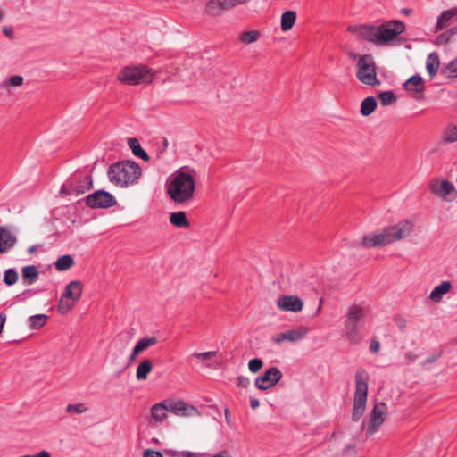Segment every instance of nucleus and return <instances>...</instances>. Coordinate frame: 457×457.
Here are the masks:
<instances>
[{
  "label": "nucleus",
  "instance_id": "nucleus-39",
  "mask_svg": "<svg viewBox=\"0 0 457 457\" xmlns=\"http://www.w3.org/2000/svg\"><path fill=\"white\" fill-rule=\"evenodd\" d=\"M445 73L447 77H457V57L448 63Z\"/></svg>",
  "mask_w": 457,
  "mask_h": 457
},
{
  "label": "nucleus",
  "instance_id": "nucleus-27",
  "mask_svg": "<svg viewBox=\"0 0 457 457\" xmlns=\"http://www.w3.org/2000/svg\"><path fill=\"white\" fill-rule=\"evenodd\" d=\"M440 142L444 145L457 142V126L449 125L442 132Z\"/></svg>",
  "mask_w": 457,
  "mask_h": 457
},
{
  "label": "nucleus",
  "instance_id": "nucleus-59",
  "mask_svg": "<svg viewBox=\"0 0 457 457\" xmlns=\"http://www.w3.org/2000/svg\"><path fill=\"white\" fill-rule=\"evenodd\" d=\"M406 357H407L408 359H410L411 361H414V360H415V358H416V356H415V355H413L411 353H406Z\"/></svg>",
  "mask_w": 457,
  "mask_h": 457
},
{
  "label": "nucleus",
  "instance_id": "nucleus-58",
  "mask_svg": "<svg viewBox=\"0 0 457 457\" xmlns=\"http://www.w3.org/2000/svg\"><path fill=\"white\" fill-rule=\"evenodd\" d=\"M224 414H225V420H226L227 423H229L231 414H230V411H229V410L228 408L225 409Z\"/></svg>",
  "mask_w": 457,
  "mask_h": 457
},
{
  "label": "nucleus",
  "instance_id": "nucleus-8",
  "mask_svg": "<svg viewBox=\"0 0 457 457\" xmlns=\"http://www.w3.org/2000/svg\"><path fill=\"white\" fill-rule=\"evenodd\" d=\"M154 75L145 66L125 67L118 74V79L126 85L150 83Z\"/></svg>",
  "mask_w": 457,
  "mask_h": 457
},
{
  "label": "nucleus",
  "instance_id": "nucleus-30",
  "mask_svg": "<svg viewBox=\"0 0 457 457\" xmlns=\"http://www.w3.org/2000/svg\"><path fill=\"white\" fill-rule=\"evenodd\" d=\"M128 145L136 156L143 159L144 161H148L150 159L148 154L141 147L139 141L137 138H129Z\"/></svg>",
  "mask_w": 457,
  "mask_h": 457
},
{
  "label": "nucleus",
  "instance_id": "nucleus-1",
  "mask_svg": "<svg viewBox=\"0 0 457 457\" xmlns=\"http://www.w3.org/2000/svg\"><path fill=\"white\" fill-rule=\"evenodd\" d=\"M187 167L178 170L167 184V193L170 198L179 204L191 200L195 188V178L187 172Z\"/></svg>",
  "mask_w": 457,
  "mask_h": 457
},
{
  "label": "nucleus",
  "instance_id": "nucleus-31",
  "mask_svg": "<svg viewBox=\"0 0 457 457\" xmlns=\"http://www.w3.org/2000/svg\"><path fill=\"white\" fill-rule=\"evenodd\" d=\"M74 265V260L71 255L65 254L59 257L54 262L55 269L59 271H64Z\"/></svg>",
  "mask_w": 457,
  "mask_h": 457
},
{
  "label": "nucleus",
  "instance_id": "nucleus-17",
  "mask_svg": "<svg viewBox=\"0 0 457 457\" xmlns=\"http://www.w3.org/2000/svg\"><path fill=\"white\" fill-rule=\"evenodd\" d=\"M165 403L168 408V411L173 412L177 415L188 416L190 415L189 411H195L194 406L189 405L183 401L165 400Z\"/></svg>",
  "mask_w": 457,
  "mask_h": 457
},
{
  "label": "nucleus",
  "instance_id": "nucleus-29",
  "mask_svg": "<svg viewBox=\"0 0 457 457\" xmlns=\"http://www.w3.org/2000/svg\"><path fill=\"white\" fill-rule=\"evenodd\" d=\"M296 21V13L294 11H287L281 16V29L283 31L290 30Z\"/></svg>",
  "mask_w": 457,
  "mask_h": 457
},
{
  "label": "nucleus",
  "instance_id": "nucleus-23",
  "mask_svg": "<svg viewBox=\"0 0 457 457\" xmlns=\"http://www.w3.org/2000/svg\"><path fill=\"white\" fill-rule=\"evenodd\" d=\"M347 31L357 35L359 37L371 42V25H349Z\"/></svg>",
  "mask_w": 457,
  "mask_h": 457
},
{
  "label": "nucleus",
  "instance_id": "nucleus-28",
  "mask_svg": "<svg viewBox=\"0 0 457 457\" xmlns=\"http://www.w3.org/2000/svg\"><path fill=\"white\" fill-rule=\"evenodd\" d=\"M170 222L176 228H188L190 222L184 212H176L170 214Z\"/></svg>",
  "mask_w": 457,
  "mask_h": 457
},
{
  "label": "nucleus",
  "instance_id": "nucleus-32",
  "mask_svg": "<svg viewBox=\"0 0 457 457\" xmlns=\"http://www.w3.org/2000/svg\"><path fill=\"white\" fill-rule=\"evenodd\" d=\"M48 316L46 314H37L29 317V326L31 329H40L47 321Z\"/></svg>",
  "mask_w": 457,
  "mask_h": 457
},
{
  "label": "nucleus",
  "instance_id": "nucleus-37",
  "mask_svg": "<svg viewBox=\"0 0 457 457\" xmlns=\"http://www.w3.org/2000/svg\"><path fill=\"white\" fill-rule=\"evenodd\" d=\"M87 411V406L83 403H79L77 404H68L66 407V411L68 413H83Z\"/></svg>",
  "mask_w": 457,
  "mask_h": 457
},
{
  "label": "nucleus",
  "instance_id": "nucleus-50",
  "mask_svg": "<svg viewBox=\"0 0 457 457\" xmlns=\"http://www.w3.org/2000/svg\"><path fill=\"white\" fill-rule=\"evenodd\" d=\"M361 245L370 247L371 245V237L370 235L365 236L361 241Z\"/></svg>",
  "mask_w": 457,
  "mask_h": 457
},
{
  "label": "nucleus",
  "instance_id": "nucleus-22",
  "mask_svg": "<svg viewBox=\"0 0 457 457\" xmlns=\"http://www.w3.org/2000/svg\"><path fill=\"white\" fill-rule=\"evenodd\" d=\"M457 15V8L444 11L437 18L435 31L438 32L446 28L452 19Z\"/></svg>",
  "mask_w": 457,
  "mask_h": 457
},
{
  "label": "nucleus",
  "instance_id": "nucleus-47",
  "mask_svg": "<svg viewBox=\"0 0 457 457\" xmlns=\"http://www.w3.org/2000/svg\"><path fill=\"white\" fill-rule=\"evenodd\" d=\"M140 353H142V352L140 350H138L136 346H134L132 353L129 356V361L130 362L134 361Z\"/></svg>",
  "mask_w": 457,
  "mask_h": 457
},
{
  "label": "nucleus",
  "instance_id": "nucleus-26",
  "mask_svg": "<svg viewBox=\"0 0 457 457\" xmlns=\"http://www.w3.org/2000/svg\"><path fill=\"white\" fill-rule=\"evenodd\" d=\"M439 68V56L436 53L429 54L426 60V70L429 77L432 79L437 73Z\"/></svg>",
  "mask_w": 457,
  "mask_h": 457
},
{
  "label": "nucleus",
  "instance_id": "nucleus-6",
  "mask_svg": "<svg viewBox=\"0 0 457 457\" xmlns=\"http://www.w3.org/2000/svg\"><path fill=\"white\" fill-rule=\"evenodd\" d=\"M93 187L91 175H84L81 171L74 172L60 189L61 195H79Z\"/></svg>",
  "mask_w": 457,
  "mask_h": 457
},
{
  "label": "nucleus",
  "instance_id": "nucleus-24",
  "mask_svg": "<svg viewBox=\"0 0 457 457\" xmlns=\"http://www.w3.org/2000/svg\"><path fill=\"white\" fill-rule=\"evenodd\" d=\"M150 411L152 420L155 422H162L167 418L168 411L165 401L154 404Z\"/></svg>",
  "mask_w": 457,
  "mask_h": 457
},
{
  "label": "nucleus",
  "instance_id": "nucleus-61",
  "mask_svg": "<svg viewBox=\"0 0 457 457\" xmlns=\"http://www.w3.org/2000/svg\"><path fill=\"white\" fill-rule=\"evenodd\" d=\"M349 56H350L351 58H353V59H356V58H357V56H358V54H355V53H353V52H350V53H349Z\"/></svg>",
  "mask_w": 457,
  "mask_h": 457
},
{
  "label": "nucleus",
  "instance_id": "nucleus-46",
  "mask_svg": "<svg viewBox=\"0 0 457 457\" xmlns=\"http://www.w3.org/2000/svg\"><path fill=\"white\" fill-rule=\"evenodd\" d=\"M364 429L367 435H371V417H366L363 421Z\"/></svg>",
  "mask_w": 457,
  "mask_h": 457
},
{
  "label": "nucleus",
  "instance_id": "nucleus-40",
  "mask_svg": "<svg viewBox=\"0 0 457 457\" xmlns=\"http://www.w3.org/2000/svg\"><path fill=\"white\" fill-rule=\"evenodd\" d=\"M263 365V362L259 358L251 359L248 362L249 370L253 373L258 372Z\"/></svg>",
  "mask_w": 457,
  "mask_h": 457
},
{
  "label": "nucleus",
  "instance_id": "nucleus-36",
  "mask_svg": "<svg viewBox=\"0 0 457 457\" xmlns=\"http://www.w3.org/2000/svg\"><path fill=\"white\" fill-rule=\"evenodd\" d=\"M378 99L383 105H389L395 102V96L392 91H383L378 95Z\"/></svg>",
  "mask_w": 457,
  "mask_h": 457
},
{
  "label": "nucleus",
  "instance_id": "nucleus-25",
  "mask_svg": "<svg viewBox=\"0 0 457 457\" xmlns=\"http://www.w3.org/2000/svg\"><path fill=\"white\" fill-rule=\"evenodd\" d=\"M153 363L150 359H144L138 364L136 371V377L138 381L146 380L149 373L152 371Z\"/></svg>",
  "mask_w": 457,
  "mask_h": 457
},
{
  "label": "nucleus",
  "instance_id": "nucleus-35",
  "mask_svg": "<svg viewBox=\"0 0 457 457\" xmlns=\"http://www.w3.org/2000/svg\"><path fill=\"white\" fill-rule=\"evenodd\" d=\"M260 37V33L257 30H251V31H245L243 32L240 35V40L244 44H251L258 40Z\"/></svg>",
  "mask_w": 457,
  "mask_h": 457
},
{
  "label": "nucleus",
  "instance_id": "nucleus-10",
  "mask_svg": "<svg viewBox=\"0 0 457 457\" xmlns=\"http://www.w3.org/2000/svg\"><path fill=\"white\" fill-rule=\"evenodd\" d=\"M364 317L363 309L360 306H353L345 316V333L348 339L356 341L358 338L361 321Z\"/></svg>",
  "mask_w": 457,
  "mask_h": 457
},
{
  "label": "nucleus",
  "instance_id": "nucleus-7",
  "mask_svg": "<svg viewBox=\"0 0 457 457\" xmlns=\"http://www.w3.org/2000/svg\"><path fill=\"white\" fill-rule=\"evenodd\" d=\"M83 286L79 280H73L70 282L64 288V292L62 293L59 303H58V312L61 314H66L78 302L82 295Z\"/></svg>",
  "mask_w": 457,
  "mask_h": 457
},
{
  "label": "nucleus",
  "instance_id": "nucleus-53",
  "mask_svg": "<svg viewBox=\"0 0 457 457\" xmlns=\"http://www.w3.org/2000/svg\"><path fill=\"white\" fill-rule=\"evenodd\" d=\"M250 405H251V408L254 410V409H256V408H258V407H259V405H260V402H259V400H258V399H256V398H251V400H250Z\"/></svg>",
  "mask_w": 457,
  "mask_h": 457
},
{
  "label": "nucleus",
  "instance_id": "nucleus-41",
  "mask_svg": "<svg viewBox=\"0 0 457 457\" xmlns=\"http://www.w3.org/2000/svg\"><path fill=\"white\" fill-rule=\"evenodd\" d=\"M204 453H194L190 451H180L178 453L177 457H205Z\"/></svg>",
  "mask_w": 457,
  "mask_h": 457
},
{
  "label": "nucleus",
  "instance_id": "nucleus-5",
  "mask_svg": "<svg viewBox=\"0 0 457 457\" xmlns=\"http://www.w3.org/2000/svg\"><path fill=\"white\" fill-rule=\"evenodd\" d=\"M355 393L352 412V420L358 421L362 416L368 397L369 374L366 370L360 369L355 373Z\"/></svg>",
  "mask_w": 457,
  "mask_h": 457
},
{
  "label": "nucleus",
  "instance_id": "nucleus-62",
  "mask_svg": "<svg viewBox=\"0 0 457 457\" xmlns=\"http://www.w3.org/2000/svg\"><path fill=\"white\" fill-rule=\"evenodd\" d=\"M35 250H36V246H35V245H32V246H30V247L28 249V252H29V253H33Z\"/></svg>",
  "mask_w": 457,
  "mask_h": 457
},
{
  "label": "nucleus",
  "instance_id": "nucleus-16",
  "mask_svg": "<svg viewBox=\"0 0 457 457\" xmlns=\"http://www.w3.org/2000/svg\"><path fill=\"white\" fill-rule=\"evenodd\" d=\"M306 333L307 329L305 328H302L299 329H291L282 332L280 334L274 335L272 337V340L277 344H280L285 340L295 342L303 338L306 335Z\"/></svg>",
  "mask_w": 457,
  "mask_h": 457
},
{
  "label": "nucleus",
  "instance_id": "nucleus-33",
  "mask_svg": "<svg viewBox=\"0 0 457 457\" xmlns=\"http://www.w3.org/2000/svg\"><path fill=\"white\" fill-rule=\"evenodd\" d=\"M216 353H217L214 351H208V352H204V353H193L192 354L187 356V361L190 365H192L194 359H197L201 361H208L212 357H214L216 355Z\"/></svg>",
  "mask_w": 457,
  "mask_h": 457
},
{
  "label": "nucleus",
  "instance_id": "nucleus-43",
  "mask_svg": "<svg viewBox=\"0 0 457 457\" xmlns=\"http://www.w3.org/2000/svg\"><path fill=\"white\" fill-rule=\"evenodd\" d=\"M143 457H163V455L160 451L146 449L143 453Z\"/></svg>",
  "mask_w": 457,
  "mask_h": 457
},
{
  "label": "nucleus",
  "instance_id": "nucleus-19",
  "mask_svg": "<svg viewBox=\"0 0 457 457\" xmlns=\"http://www.w3.org/2000/svg\"><path fill=\"white\" fill-rule=\"evenodd\" d=\"M388 409L385 403H377L373 405V432L386 419Z\"/></svg>",
  "mask_w": 457,
  "mask_h": 457
},
{
  "label": "nucleus",
  "instance_id": "nucleus-38",
  "mask_svg": "<svg viewBox=\"0 0 457 457\" xmlns=\"http://www.w3.org/2000/svg\"><path fill=\"white\" fill-rule=\"evenodd\" d=\"M361 113L363 116H369L371 114V96L365 97L361 102Z\"/></svg>",
  "mask_w": 457,
  "mask_h": 457
},
{
  "label": "nucleus",
  "instance_id": "nucleus-42",
  "mask_svg": "<svg viewBox=\"0 0 457 457\" xmlns=\"http://www.w3.org/2000/svg\"><path fill=\"white\" fill-rule=\"evenodd\" d=\"M23 83V78L21 76L16 75L12 76L9 79L8 84L13 87L21 86Z\"/></svg>",
  "mask_w": 457,
  "mask_h": 457
},
{
  "label": "nucleus",
  "instance_id": "nucleus-54",
  "mask_svg": "<svg viewBox=\"0 0 457 457\" xmlns=\"http://www.w3.org/2000/svg\"><path fill=\"white\" fill-rule=\"evenodd\" d=\"M178 453H179V452L174 451V450H172V449H165V450H164V453H165L166 455L170 456V457H177Z\"/></svg>",
  "mask_w": 457,
  "mask_h": 457
},
{
  "label": "nucleus",
  "instance_id": "nucleus-20",
  "mask_svg": "<svg viewBox=\"0 0 457 457\" xmlns=\"http://www.w3.org/2000/svg\"><path fill=\"white\" fill-rule=\"evenodd\" d=\"M39 278V271L37 266L28 265L21 269V279L25 286L34 284Z\"/></svg>",
  "mask_w": 457,
  "mask_h": 457
},
{
  "label": "nucleus",
  "instance_id": "nucleus-4",
  "mask_svg": "<svg viewBox=\"0 0 457 457\" xmlns=\"http://www.w3.org/2000/svg\"><path fill=\"white\" fill-rule=\"evenodd\" d=\"M405 31V24L398 20H391L378 26L373 31V44L382 46L401 43L398 37Z\"/></svg>",
  "mask_w": 457,
  "mask_h": 457
},
{
  "label": "nucleus",
  "instance_id": "nucleus-21",
  "mask_svg": "<svg viewBox=\"0 0 457 457\" xmlns=\"http://www.w3.org/2000/svg\"><path fill=\"white\" fill-rule=\"evenodd\" d=\"M452 288L450 281H443L439 285L436 286L430 292L428 298L434 303H440L443 296L449 293Z\"/></svg>",
  "mask_w": 457,
  "mask_h": 457
},
{
  "label": "nucleus",
  "instance_id": "nucleus-60",
  "mask_svg": "<svg viewBox=\"0 0 457 457\" xmlns=\"http://www.w3.org/2000/svg\"><path fill=\"white\" fill-rule=\"evenodd\" d=\"M372 79H373V86H375L376 84H378V80L376 77V74L373 72V77H372Z\"/></svg>",
  "mask_w": 457,
  "mask_h": 457
},
{
  "label": "nucleus",
  "instance_id": "nucleus-34",
  "mask_svg": "<svg viewBox=\"0 0 457 457\" xmlns=\"http://www.w3.org/2000/svg\"><path fill=\"white\" fill-rule=\"evenodd\" d=\"M19 278V274L15 269L10 268L7 269L4 273L3 281L6 286L14 285Z\"/></svg>",
  "mask_w": 457,
  "mask_h": 457
},
{
  "label": "nucleus",
  "instance_id": "nucleus-15",
  "mask_svg": "<svg viewBox=\"0 0 457 457\" xmlns=\"http://www.w3.org/2000/svg\"><path fill=\"white\" fill-rule=\"evenodd\" d=\"M278 309L285 312H298L303 307V302L297 295H280L277 301Z\"/></svg>",
  "mask_w": 457,
  "mask_h": 457
},
{
  "label": "nucleus",
  "instance_id": "nucleus-45",
  "mask_svg": "<svg viewBox=\"0 0 457 457\" xmlns=\"http://www.w3.org/2000/svg\"><path fill=\"white\" fill-rule=\"evenodd\" d=\"M138 350H140L141 352L145 351V349H147L148 347H150L148 345V341L145 337H143L141 339L138 340V342L137 343V345H135Z\"/></svg>",
  "mask_w": 457,
  "mask_h": 457
},
{
  "label": "nucleus",
  "instance_id": "nucleus-64",
  "mask_svg": "<svg viewBox=\"0 0 457 457\" xmlns=\"http://www.w3.org/2000/svg\"><path fill=\"white\" fill-rule=\"evenodd\" d=\"M411 10L410 9H403V12L405 13V14H410L411 13Z\"/></svg>",
  "mask_w": 457,
  "mask_h": 457
},
{
  "label": "nucleus",
  "instance_id": "nucleus-49",
  "mask_svg": "<svg viewBox=\"0 0 457 457\" xmlns=\"http://www.w3.org/2000/svg\"><path fill=\"white\" fill-rule=\"evenodd\" d=\"M6 321V314L4 312H0V335L3 332L4 325Z\"/></svg>",
  "mask_w": 457,
  "mask_h": 457
},
{
  "label": "nucleus",
  "instance_id": "nucleus-11",
  "mask_svg": "<svg viewBox=\"0 0 457 457\" xmlns=\"http://www.w3.org/2000/svg\"><path fill=\"white\" fill-rule=\"evenodd\" d=\"M83 200L87 206L91 209H107L117 204L115 197L104 189L95 191Z\"/></svg>",
  "mask_w": 457,
  "mask_h": 457
},
{
  "label": "nucleus",
  "instance_id": "nucleus-2",
  "mask_svg": "<svg viewBox=\"0 0 457 457\" xmlns=\"http://www.w3.org/2000/svg\"><path fill=\"white\" fill-rule=\"evenodd\" d=\"M140 176V166L132 161L117 162L108 170L110 181L121 187L136 183Z\"/></svg>",
  "mask_w": 457,
  "mask_h": 457
},
{
  "label": "nucleus",
  "instance_id": "nucleus-12",
  "mask_svg": "<svg viewBox=\"0 0 457 457\" xmlns=\"http://www.w3.org/2000/svg\"><path fill=\"white\" fill-rule=\"evenodd\" d=\"M282 378V372L277 367L266 370L263 375L255 379V386L260 390H268L274 386Z\"/></svg>",
  "mask_w": 457,
  "mask_h": 457
},
{
  "label": "nucleus",
  "instance_id": "nucleus-9",
  "mask_svg": "<svg viewBox=\"0 0 457 457\" xmlns=\"http://www.w3.org/2000/svg\"><path fill=\"white\" fill-rule=\"evenodd\" d=\"M431 193L445 202H453L457 198L454 185L445 179L434 178L429 182Z\"/></svg>",
  "mask_w": 457,
  "mask_h": 457
},
{
  "label": "nucleus",
  "instance_id": "nucleus-48",
  "mask_svg": "<svg viewBox=\"0 0 457 457\" xmlns=\"http://www.w3.org/2000/svg\"><path fill=\"white\" fill-rule=\"evenodd\" d=\"M3 32L4 34L9 37L10 39L12 38V33H13V29L12 27H4L3 28Z\"/></svg>",
  "mask_w": 457,
  "mask_h": 457
},
{
  "label": "nucleus",
  "instance_id": "nucleus-56",
  "mask_svg": "<svg viewBox=\"0 0 457 457\" xmlns=\"http://www.w3.org/2000/svg\"><path fill=\"white\" fill-rule=\"evenodd\" d=\"M33 457H51V454L47 451H41Z\"/></svg>",
  "mask_w": 457,
  "mask_h": 457
},
{
  "label": "nucleus",
  "instance_id": "nucleus-44",
  "mask_svg": "<svg viewBox=\"0 0 457 457\" xmlns=\"http://www.w3.org/2000/svg\"><path fill=\"white\" fill-rule=\"evenodd\" d=\"M250 384V380L244 377V376H238L237 378V385L239 387L246 388Z\"/></svg>",
  "mask_w": 457,
  "mask_h": 457
},
{
  "label": "nucleus",
  "instance_id": "nucleus-51",
  "mask_svg": "<svg viewBox=\"0 0 457 457\" xmlns=\"http://www.w3.org/2000/svg\"><path fill=\"white\" fill-rule=\"evenodd\" d=\"M37 293H38L37 290H35V289H32V288H29V289H26L24 290L21 294H20L17 297H21L22 295H36Z\"/></svg>",
  "mask_w": 457,
  "mask_h": 457
},
{
  "label": "nucleus",
  "instance_id": "nucleus-57",
  "mask_svg": "<svg viewBox=\"0 0 457 457\" xmlns=\"http://www.w3.org/2000/svg\"><path fill=\"white\" fill-rule=\"evenodd\" d=\"M379 348H380L379 342L373 339V353L378 352Z\"/></svg>",
  "mask_w": 457,
  "mask_h": 457
},
{
  "label": "nucleus",
  "instance_id": "nucleus-18",
  "mask_svg": "<svg viewBox=\"0 0 457 457\" xmlns=\"http://www.w3.org/2000/svg\"><path fill=\"white\" fill-rule=\"evenodd\" d=\"M16 241V237L10 230L0 226V253L9 251Z\"/></svg>",
  "mask_w": 457,
  "mask_h": 457
},
{
  "label": "nucleus",
  "instance_id": "nucleus-14",
  "mask_svg": "<svg viewBox=\"0 0 457 457\" xmlns=\"http://www.w3.org/2000/svg\"><path fill=\"white\" fill-rule=\"evenodd\" d=\"M405 90L415 100H421L424 97V81L420 75H413L404 82Z\"/></svg>",
  "mask_w": 457,
  "mask_h": 457
},
{
  "label": "nucleus",
  "instance_id": "nucleus-63",
  "mask_svg": "<svg viewBox=\"0 0 457 457\" xmlns=\"http://www.w3.org/2000/svg\"><path fill=\"white\" fill-rule=\"evenodd\" d=\"M437 357H438V356H435V357H433V358H428V359L427 360V362H432V361H434L435 360H436V359H437Z\"/></svg>",
  "mask_w": 457,
  "mask_h": 457
},
{
  "label": "nucleus",
  "instance_id": "nucleus-52",
  "mask_svg": "<svg viewBox=\"0 0 457 457\" xmlns=\"http://www.w3.org/2000/svg\"><path fill=\"white\" fill-rule=\"evenodd\" d=\"M212 457H232V455L228 451L222 450L218 453L214 454Z\"/></svg>",
  "mask_w": 457,
  "mask_h": 457
},
{
  "label": "nucleus",
  "instance_id": "nucleus-3",
  "mask_svg": "<svg viewBox=\"0 0 457 457\" xmlns=\"http://www.w3.org/2000/svg\"><path fill=\"white\" fill-rule=\"evenodd\" d=\"M414 224L411 220H400L397 223L385 227L383 230L373 235V246L386 245L408 237L413 231Z\"/></svg>",
  "mask_w": 457,
  "mask_h": 457
},
{
  "label": "nucleus",
  "instance_id": "nucleus-13",
  "mask_svg": "<svg viewBox=\"0 0 457 457\" xmlns=\"http://www.w3.org/2000/svg\"><path fill=\"white\" fill-rule=\"evenodd\" d=\"M357 79L368 85L371 86V55L364 54L361 56L357 62Z\"/></svg>",
  "mask_w": 457,
  "mask_h": 457
},
{
  "label": "nucleus",
  "instance_id": "nucleus-55",
  "mask_svg": "<svg viewBox=\"0 0 457 457\" xmlns=\"http://www.w3.org/2000/svg\"><path fill=\"white\" fill-rule=\"evenodd\" d=\"M148 341V345L149 346H153L155 344H157L158 340H157V337H145Z\"/></svg>",
  "mask_w": 457,
  "mask_h": 457
}]
</instances>
